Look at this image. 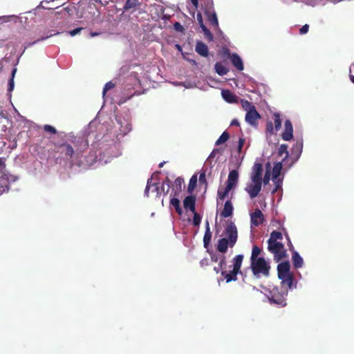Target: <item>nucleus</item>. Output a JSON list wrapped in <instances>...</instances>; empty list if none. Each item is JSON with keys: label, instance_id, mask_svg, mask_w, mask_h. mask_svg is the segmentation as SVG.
Here are the masks:
<instances>
[{"label": "nucleus", "instance_id": "0eeeda50", "mask_svg": "<svg viewBox=\"0 0 354 354\" xmlns=\"http://www.w3.org/2000/svg\"><path fill=\"white\" fill-rule=\"evenodd\" d=\"M225 234L228 237L230 247L232 248L235 245L238 237L237 229L234 223H230L227 225Z\"/></svg>", "mask_w": 354, "mask_h": 354}, {"label": "nucleus", "instance_id": "9b49d317", "mask_svg": "<svg viewBox=\"0 0 354 354\" xmlns=\"http://www.w3.org/2000/svg\"><path fill=\"white\" fill-rule=\"evenodd\" d=\"M281 138L283 140L289 141L293 138V127L289 120H286L284 123V130L281 133Z\"/></svg>", "mask_w": 354, "mask_h": 354}, {"label": "nucleus", "instance_id": "7ed1b4c3", "mask_svg": "<svg viewBox=\"0 0 354 354\" xmlns=\"http://www.w3.org/2000/svg\"><path fill=\"white\" fill-rule=\"evenodd\" d=\"M250 267L253 275L257 279L261 276L265 277L270 276V266L264 257H260L259 259L250 261Z\"/></svg>", "mask_w": 354, "mask_h": 354}, {"label": "nucleus", "instance_id": "f03ea898", "mask_svg": "<svg viewBox=\"0 0 354 354\" xmlns=\"http://www.w3.org/2000/svg\"><path fill=\"white\" fill-rule=\"evenodd\" d=\"M283 235L281 232L273 231L268 240V250L274 256V260L279 262L286 257L284 245L281 242Z\"/></svg>", "mask_w": 354, "mask_h": 354}, {"label": "nucleus", "instance_id": "9d476101", "mask_svg": "<svg viewBox=\"0 0 354 354\" xmlns=\"http://www.w3.org/2000/svg\"><path fill=\"white\" fill-rule=\"evenodd\" d=\"M213 7V1L210 0V7L209 9H206L205 10V15H206L208 21L210 25H212L214 28H218V21L217 19L216 14L214 11L211 12V9Z\"/></svg>", "mask_w": 354, "mask_h": 354}, {"label": "nucleus", "instance_id": "72a5a7b5", "mask_svg": "<svg viewBox=\"0 0 354 354\" xmlns=\"http://www.w3.org/2000/svg\"><path fill=\"white\" fill-rule=\"evenodd\" d=\"M282 162H278L274 164L272 169V178L273 179H277L281 174V171L282 169Z\"/></svg>", "mask_w": 354, "mask_h": 354}, {"label": "nucleus", "instance_id": "423d86ee", "mask_svg": "<svg viewBox=\"0 0 354 354\" xmlns=\"http://www.w3.org/2000/svg\"><path fill=\"white\" fill-rule=\"evenodd\" d=\"M18 180L17 176L10 174L8 172L1 173L0 175V195L6 192H8L10 184Z\"/></svg>", "mask_w": 354, "mask_h": 354}, {"label": "nucleus", "instance_id": "412c9836", "mask_svg": "<svg viewBox=\"0 0 354 354\" xmlns=\"http://www.w3.org/2000/svg\"><path fill=\"white\" fill-rule=\"evenodd\" d=\"M234 207L230 201H225L224 207L221 212V216L223 218H227L232 215Z\"/></svg>", "mask_w": 354, "mask_h": 354}, {"label": "nucleus", "instance_id": "aec40b11", "mask_svg": "<svg viewBox=\"0 0 354 354\" xmlns=\"http://www.w3.org/2000/svg\"><path fill=\"white\" fill-rule=\"evenodd\" d=\"M239 174L236 170H232L230 171L228 178L227 180V185L234 188L236 187L238 183Z\"/></svg>", "mask_w": 354, "mask_h": 354}, {"label": "nucleus", "instance_id": "13d9d810", "mask_svg": "<svg viewBox=\"0 0 354 354\" xmlns=\"http://www.w3.org/2000/svg\"><path fill=\"white\" fill-rule=\"evenodd\" d=\"M130 130H131L130 124L127 123V125H126L125 129H123V130L121 129L120 131H121V132L122 133L125 134V133H127V132L129 131Z\"/></svg>", "mask_w": 354, "mask_h": 354}, {"label": "nucleus", "instance_id": "bf43d9fd", "mask_svg": "<svg viewBox=\"0 0 354 354\" xmlns=\"http://www.w3.org/2000/svg\"><path fill=\"white\" fill-rule=\"evenodd\" d=\"M231 126H236V127H239L240 126V123L238 121L237 119H234L232 122H231V124H230Z\"/></svg>", "mask_w": 354, "mask_h": 354}, {"label": "nucleus", "instance_id": "774afa93", "mask_svg": "<svg viewBox=\"0 0 354 354\" xmlns=\"http://www.w3.org/2000/svg\"><path fill=\"white\" fill-rule=\"evenodd\" d=\"M176 48L179 51H182V48H181V46H180L179 44H176Z\"/></svg>", "mask_w": 354, "mask_h": 354}, {"label": "nucleus", "instance_id": "4468645a", "mask_svg": "<svg viewBox=\"0 0 354 354\" xmlns=\"http://www.w3.org/2000/svg\"><path fill=\"white\" fill-rule=\"evenodd\" d=\"M279 279L281 280V287L287 289L292 288L295 281L292 273L286 274L284 277L281 276Z\"/></svg>", "mask_w": 354, "mask_h": 354}, {"label": "nucleus", "instance_id": "79ce46f5", "mask_svg": "<svg viewBox=\"0 0 354 354\" xmlns=\"http://www.w3.org/2000/svg\"><path fill=\"white\" fill-rule=\"evenodd\" d=\"M44 129L45 131L51 133L52 134H56L57 133L56 129L54 127H53L51 125H49V124L44 125Z\"/></svg>", "mask_w": 354, "mask_h": 354}, {"label": "nucleus", "instance_id": "864d4df0", "mask_svg": "<svg viewBox=\"0 0 354 354\" xmlns=\"http://www.w3.org/2000/svg\"><path fill=\"white\" fill-rule=\"evenodd\" d=\"M262 181L263 182V183L265 185L268 184L270 181V171H267L265 176H264V178L262 180Z\"/></svg>", "mask_w": 354, "mask_h": 354}, {"label": "nucleus", "instance_id": "052dcab7", "mask_svg": "<svg viewBox=\"0 0 354 354\" xmlns=\"http://www.w3.org/2000/svg\"><path fill=\"white\" fill-rule=\"evenodd\" d=\"M160 191H161L162 192L164 193V194H167V193H166V185H165V183H162V185L160 188Z\"/></svg>", "mask_w": 354, "mask_h": 354}, {"label": "nucleus", "instance_id": "6e6552de", "mask_svg": "<svg viewBox=\"0 0 354 354\" xmlns=\"http://www.w3.org/2000/svg\"><path fill=\"white\" fill-rule=\"evenodd\" d=\"M261 118V115L257 111L256 108L248 111L245 115V122L252 127L258 126V120Z\"/></svg>", "mask_w": 354, "mask_h": 354}, {"label": "nucleus", "instance_id": "603ef678", "mask_svg": "<svg viewBox=\"0 0 354 354\" xmlns=\"http://www.w3.org/2000/svg\"><path fill=\"white\" fill-rule=\"evenodd\" d=\"M199 182L201 183H207L206 178H205V172H201L199 176Z\"/></svg>", "mask_w": 354, "mask_h": 354}, {"label": "nucleus", "instance_id": "20e7f679", "mask_svg": "<svg viewBox=\"0 0 354 354\" xmlns=\"http://www.w3.org/2000/svg\"><path fill=\"white\" fill-rule=\"evenodd\" d=\"M288 292L287 288L274 287L270 290L267 296L271 304H276L279 307H284L287 305L286 297Z\"/></svg>", "mask_w": 354, "mask_h": 354}, {"label": "nucleus", "instance_id": "2eb2a0df", "mask_svg": "<svg viewBox=\"0 0 354 354\" xmlns=\"http://www.w3.org/2000/svg\"><path fill=\"white\" fill-rule=\"evenodd\" d=\"M183 206L186 210L194 212L196 211V197L192 195L185 197L183 200Z\"/></svg>", "mask_w": 354, "mask_h": 354}, {"label": "nucleus", "instance_id": "473e14b6", "mask_svg": "<svg viewBox=\"0 0 354 354\" xmlns=\"http://www.w3.org/2000/svg\"><path fill=\"white\" fill-rule=\"evenodd\" d=\"M283 154H285V157L283 158L282 162H285L289 156L288 145L286 144L281 145L278 150V155L279 156H282Z\"/></svg>", "mask_w": 354, "mask_h": 354}, {"label": "nucleus", "instance_id": "ea45409f", "mask_svg": "<svg viewBox=\"0 0 354 354\" xmlns=\"http://www.w3.org/2000/svg\"><path fill=\"white\" fill-rule=\"evenodd\" d=\"M200 27L201 28L205 36L207 38L208 41H212L213 35L205 25L201 26Z\"/></svg>", "mask_w": 354, "mask_h": 354}, {"label": "nucleus", "instance_id": "49530a36", "mask_svg": "<svg viewBox=\"0 0 354 354\" xmlns=\"http://www.w3.org/2000/svg\"><path fill=\"white\" fill-rule=\"evenodd\" d=\"M274 127L273 124L272 122L269 121L266 124V131L269 132L270 133H273Z\"/></svg>", "mask_w": 354, "mask_h": 354}, {"label": "nucleus", "instance_id": "39448f33", "mask_svg": "<svg viewBox=\"0 0 354 354\" xmlns=\"http://www.w3.org/2000/svg\"><path fill=\"white\" fill-rule=\"evenodd\" d=\"M243 260V254H238L233 259V269L229 272L221 270V274L226 280L227 283L237 280V274L241 273V267Z\"/></svg>", "mask_w": 354, "mask_h": 354}, {"label": "nucleus", "instance_id": "bb28decb", "mask_svg": "<svg viewBox=\"0 0 354 354\" xmlns=\"http://www.w3.org/2000/svg\"><path fill=\"white\" fill-rule=\"evenodd\" d=\"M292 259L293 266L295 268H299L302 267L304 261L302 257L299 255V254L297 252L294 251L292 252Z\"/></svg>", "mask_w": 354, "mask_h": 354}, {"label": "nucleus", "instance_id": "2f4dec72", "mask_svg": "<svg viewBox=\"0 0 354 354\" xmlns=\"http://www.w3.org/2000/svg\"><path fill=\"white\" fill-rule=\"evenodd\" d=\"M262 250L257 246V245H254L252 249V254L250 257V261H255L259 259V256L261 254Z\"/></svg>", "mask_w": 354, "mask_h": 354}, {"label": "nucleus", "instance_id": "c85d7f7f", "mask_svg": "<svg viewBox=\"0 0 354 354\" xmlns=\"http://www.w3.org/2000/svg\"><path fill=\"white\" fill-rule=\"evenodd\" d=\"M214 68L216 72L219 75H226L229 70L227 68H226L222 63L221 62H216L214 65Z\"/></svg>", "mask_w": 354, "mask_h": 354}, {"label": "nucleus", "instance_id": "58836bf2", "mask_svg": "<svg viewBox=\"0 0 354 354\" xmlns=\"http://www.w3.org/2000/svg\"><path fill=\"white\" fill-rule=\"evenodd\" d=\"M230 138V135L227 131H224L216 142V145L225 143Z\"/></svg>", "mask_w": 354, "mask_h": 354}, {"label": "nucleus", "instance_id": "b1692460", "mask_svg": "<svg viewBox=\"0 0 354 354\" xmlns=\"http://www.w3.org/2000/svg\"><path fill=\"white\" fill-rule=\"evenodd\" d=\"M142 3L139 1V0H127L125 4L124 5V10L127 11L129 10H132L135 11L140 8Z\"/></svg>", "mask_w": 354, "mask_h": 354}, {"label": "nucleus", "instance_id": "e433bc0d", "mask_svg": "<svg viewBox=\"0 0 354 354\" xmlns=\"http://www.w3.org/2000/svg\"><path fill=\"white\" fill-rule=\"evenodd\" d=\"M16 73H17V68H14L12 71L11 77L8 81V91L9 92H11L14 89V87H15L14 78H15Z\"/></svg>", "mask_w": 354, "mask_h": 354}, {"label": "nucleus", "instance_id": "1a4fd4ad", "mask_svg": "<svg viewBox=\"0 0 354 354\" xmlns=\"http://www.w3.org/2000/svg\"><path fill=\"white\" fill-rule=\"evenodd\" d=\"M252 183L248 185L245 191L249 194L251 198H254L258 196L261 190L262 182L252 181Z\"/></svg>", "mask_w": 354, "mask_h": 354}, {"label": "nucleus", "instance_id": "5fc2aeb1", "mask_svg": "<svg viewBox=\"0 0 354 354\" xmlns=\"http://www.w3.org/2000/svg\"><path fill=\"white\" fill-rule=\"evenodd\" d=\"M196 19H197V21H198V24H199L200 26H203V25H205V24H203V17H202V15H201V12H198V13L197 14Z\"/></svg>", "mask_w": 354, "mask_h": 354}, {"label": "nucleus", "instance_id": "0e129e2a", "mask_svg": "<svg viewBox=\"0 0 354 354\" xmlns=\"http://www.w3.org/2000/svg\"><path fill=\"white\" fill-rule=\"evenodd\" d=\"M211 259H212V260L213 261H215V262H216V261H217L218 260V257H216V256H215V255L212 256Z\"/></svg>", "mask_w": 354, "mask_h": 354}, {"label": "nucleus", "instance_id": "f3484780", "mask_svg": "<svg viewBox=\"0 0 354 354\" xmlns=\"http://www.w3.org/2000/svg\"><path fill=\"white\" fill-rule=\"evenodd\" d=\"M151 187H153L154 191L156 193V197L160 196V191L158 184L157 183H152V177L149 178L147 180V186L145 190V196H149V192Z\"/></svg>", "mask_w": 354, "mask_h": 354}, {"label": "nucleus", "instance_id": "a19ab883", "mask_svg": "<svg viewBox=\"0 0 354 354\" xmlns=\"http://www.w3.org/2000/svg\"><path fill=\"white\" fill-rule=\"evenodd\" d=\"M194 213V217H193V224L195 226H198L201 221V217L198 213H196L195 212Z\"/></svg>", "mask_w": 354, "mask_h": 354}, {"label": "nucleus", "instance_id": "338daca9", "mask_svg": "<svg viewBox=\"0 0 354 354\" xmlns=\"http://www.w3.org/2000/svg\"><path fill=\"white\" fill-rule=\"evenodd\" d=\"M349 78H350L351 82L354 84V75L349 74Z\"/></svg>", "mask_w": 354, "mask_h": 354}, {"label": "nucleus", "instance_id": "c03bdc74", "mask_svg": "<svg viewBox=\"0 0 354 354\" xmlns=\"http://www.w3.org/2000/svg\"><path fill=\"white\" fill-rule=\"evenodd\" d=\"M245 140L244 138H239V142H238V146H237V151L239 153L241 152V150L245 144Z\"/></svg>", "mask_w": 354, "mask_h": 354}, {"label": "nucleus", "instance_id": "3c124183", "mask_svg": "<svg viewBox=\"0 0 354 354\" xmlns=\"http://www.w3.org/2000/svg\"><path fill=\"white\" fill-rule=\"evenodd\" d=\"M309 30V26L308 24L304 25L300 29H299V33L301 35H304L308 32Z\"/></svg>", "mask_w": 354, "mask_h": 354}, {"label": "nucleus", "instance_id": "6e6d98bb", "mask_svg": "<svg viewBox=\"0 0 354 354\" xmlns=\"http://www.w3.org/2000/svg\"><path fill=\"white\" fill-rule=\"evenodd\" d=\"M156 10L160 14L163 15L165 12V8L162 6L160 5H156L155 6Z\"/></svg>", "mask_w": 354, "mask_h": 354}, {"label": "nucleus", "instance_id": "f8f14e48", "mask_svg": "<svg viewBox=\"0 0 354 354\" xmlns=\"http://www.w3.org/2000/svg\"><path fill=\"white\" fill-rule=\"evenodd\" d=\"M262 172L263 166L261 163L255 162L251 174L252 181H261L262 182Z\"/></svg>", "mask_w": 354, "mask_h": 354}, {"label": "nucleus", "instance_id": "cd10ccee", "mask_svg": "<svg viewBox=\"0 0 354 354\" xmlns=\"http://www.w3.org/2000/svg\"><path fill=\"white\" fill-rule=\"evenodd\" d=\"M228 245L230 246L229 240L226 238H222L218 241L217 250L220 252L225 253L227 250Z\"/></svg>", "mask_w": 354, "mask_h": 354}, {"label": "nucleus", "instance_id": "de8ad7c7", "mask_svg": "<svg viewBox=\"0 0 354 354\" xmlns=\"http://www.w3.org/2000/svg\"><path fill=\"white\" fill-rule=\"evenodd\" d=\"M174 28L175 30L178 32H183L184 30L183 26L180 24V22H176L174 24Z\"/></svg>", "mask_w": 354, "mask_h": 354}, {"label": "nucleus", "instance_id": "f257e3e1", "mask_svg": "<svg viewBox=\"0 0 354 354\" xmlns=\"http://www.w3.org/2000/svg\"><path fill=\"white\" fill-rule=\"evenodd\" d=\"M62 142H55V151L59 153L66 160H71L74 155H82L88 148V140L82 136H75L73 133L64 134Z\"/></svg>", "mask_w": 354, "mask_h": 354}, {"label": "nucleus", "instance_id": "a211bd4d", "mask_svg": "<svg viewBox=\"0 0 354 354\" xmlns=\"http://www.w3.org/2000/svg\"><path fill=\"white\" fill-rule=\"evenodd\" d=\"M290 265L289 261H284L279 263L277 265L278 277L281 276L284 277V274L290 273Z\"/></svg>", "mask_w": 354, "mask_h": 354}, {"label": "nucleus", "instance_id": "4c0bfd02", "mask_svg": "<svg viewBox=\"0 0 354 354\" xmlns=\"http://www.w3.org/2000/svg\"><path fill=\"white\" fill-rule=\"evenodd\" d=\"M274 124L275 130L279 131L281 127V120L278 113H274Z\"/></svg>", "mask_w": 354, "mask_h": 354}, {"label": "nucleus", "instance_id": "f704fd0d", "mask_svg": "<svg viewBox=\"0 0 354 354\" xmlns=\"http://www.w3.org/2000/svg\"><path fill=\"white\" fill-rule=\"evenodd\" d=\"M197 184V176L196 174L193 175L189 182L187 192L192 194L196 187Z\"/></svg>", "mask_w": 354, "mask_h": 354}, {"label": "nucleus", "instance_id": "4be33fe9", "mask_svg": "<svg viewBox=\"0 0 354 354\" xmlns=\"http://www.w3.org/2000/svg\"><path fill=\"white\" fill-rule=\"evenodd\" d=\"M195 50L198 54L203 57H207L208 55V47L201 41H198L196 42Z\"/></svg>", "mask_w": 354, "mask_h": 354}, {"label": "nucleus", "instance_id": "37998d69", "mask_svg": "<svg viewBox=\"0 0 354 354\" xmlns=\"http://www.w3.org/2000/svg\"><path fill=\"white\" fill-rule=\"evenodd\" d=\"M115 87V84H113L112 82H109L107 83H106V84L104 85V87L103 88V95H104L105 93H106V91H108L109 90Z\"/></svg>", "mask_w": 354, "mask_h": 354}, {"label": "nucleus", "instance_id": "ddd939ff", "mask_svg": "<svg viewBox=\"0 0 354 354\" xmlns=\"http://www.w3.org/2000/svg\"><path fill=\"white\" fill-rule=\"evenodd\" d=\"M251 223L254 226H259L263 224L264 221V216L259 209H256L250 215Z\"/></svg>", "mask_w": 354, "mask_h": 354}, {"label": "nucleus", "instance_id": "69168bd1", "mask_svg": "<svg viewBox=\"0 0 354 354\" xmlns=\"http://www.w3.org/2000/svg\"><path fill=\"white\" fill-rule=\"evenodd\" d=\"M214 270L216 272V273H218L219 272H221V269L219 268V267H215L214 268Z\"/></svg>", "mask_w": 354, "mask_h": 354}, {"label": "nucleus", "instance_id": "09e8293b", "mask_svg": "<svg viewBox=\"0 0 354 354\" xmlns=\"http://www.w3.org/2000/svg\"><path fill=\"white\" fill-rule=\"evenodd\" d=\"M6 162L5 159L0 158V173L6 172Z\"/></svg>", "mask_w": 354, "mask_h": 354}, {"label": "nucleus", "instance_id": "8fccbe9b", "mask_svg": "<svg viewBox=\"0 0 354 354\" xmlns=\"http://www.w3.org/2000/svg\"><path fill=\"white\" fill-rule=\"evenodd\" d=\"M162 183H165V185H166V193H168L171 187V180L168 177H167L165 180L162 182Z\"/></svg>", "mask_w": 354, "mask_h": 354}, {"label": "nucleus", "instance_id": "c756f323", "mask_svg": "<svg viewBox=\"0 0 354 354\" xmlns=\"http://www.w3.org/2000/svg\"><path fill=\"white\" fill-rule=\"evenodd\" d=\"M232 189L233 188L227 185L224 189L222 190L221 189H218L217 192L218 199L223 201L225 198V197L228 195L229 192L231 191Z\"/></svg>", "mask_w": 354, "mask_h": 354}, {"label": "nucleus", "instance_id": "7c9ffc66", "mask_svg": "<svg viewBox=\"0 0 354 354\" xmlns=\"http://www.w3.org/2000/svg\"><path fill=\"white\" fill-rule=\"evenodd\" d=\"M170 205L174 207L176 212L178 215H181L183 214V209L180 205V201L176 198V196H174L172 198H171Z\"/></svg>", "mask_w": 354, "mask_h": 354}, {"label": "nucleus", "instance_id": "e2e57ef3", "mask_svg": "<svg viewBox=\"0 0 354 354\" xmlns=\"http://www.w3.org/2000/svg\"><path fill=\"white\" fill-rule=\"evenodd\" d=\"M8 19V17H6V16L0 17V21L2 22H7Z\"/></svg>", "mask_w": 354, "mask_h": 354}, {"label": "nucleus", "instance_id": "680f3d73", "mask_svg": "<svg viewBox=\"0 0 354 354\" xmlns=\"http://www.w3.org/2000/svg\"><path fill=\"white\" fill-rule=\"evenodd\" d=\"M191 2L194 6L195 9H197L198 7V0H191Z\"/></svg>", "mask_w": 354, "mask_h": 354}, {"label": "nucleus", "instance_id": "dca6fc26", "mask_svg": "<svg viewBox=\"0 0 354 354\" xmlns=\"http://www.w3.org/2000/svg\"><path fill=\"white\" fill-rule=\"evenodd\" d=\"M303 149V140H297L292 148V156L297 160L301 156Z\"/></svg>", "mask_w": 354, "mask_h": 354}, {"label": "nucleus", "instance_id": "4d7b16f0", "mask_svg": "<svg viewBox=\"0 0 354 354\" xmlns=\"http://www.w3.org/2000/svg\"><path fill=\"white\" fill-rule=\"evenodd\" d=\"M82 30V28H75L71 31H70V35L71 36H75L76 35L77 33H79L81 30Z\"/></svg>", "mask_w": 354, "mask_h": 354}, {"label": "nucleus", "instance_id": "6ab92c4d", "mask_svg": "<svg viewBox=\"0 0 354 354\" xmlns=\"http://www.w3.org/2000/svg\"><path fill=\"white\" fill-rule=\"evenodd\" d=\"M230 61L232 65L239 71H241L243 70V63L241 58L236 54L232 53L230 57Z\"/></svg>", "mask_w": 354, "mask_h": 354}, {"label": "nucleus", "instance_id": "5701e85b", "mask_svg": "<svg viewBox=\"0 0 354 354\" xmlns=\"http://www.w3.org/2000/svg\"><path fill=\"white\" fill-rule=\"evenodd\" d=\"M184 183V179L181 177H178L174 181V185L172 189L171 195L173 196H178L182 191V185Z\"/></svg>", "mask_w": 354, "mask_h": 354}, {"label": "nucleus", "instance_id": "a878e982", "mask_svg": "<svg viewBox=\"0 0 354 354\" xmlns=\"http://www.w3.org/2000/svg\"><path fill=\"white\" fill-rule=\"evenodd\" d=\"M212 239V232L210 231V227L209 225V222H206L205 225V232L203 236V245L204 248H208Z\"/></svg>", "mask_w": 354, "mask_h": 354}, {"label": "nucleus", "instance_id": "c9c22d12", "mask_svg": "<svg viewBox=\"0 0 354 354\" xmlns=\"http://www.w3.org/2000/svg\"><path fill=\"white\" fill-rule=\"evenodd\" d=\"M241 103L243 109L246 111V113L256 108L254 105H253L250 102L248 101L247 100H241Z\"/></svg>", "mask_w": 354, "mask_h": 354}, {"label": "nucleus", "instance_id": "a18cd8bd", "mask_svg": "<svg viewBox=\"0 0 354 354\" xmlns=\"http://www.w3.org/2000/svg\"><path fill=\"white\" fill-rule=\"evenodd\" d=\"M225 265H226L225 257V256H222V257H221V259H220V261H219V263H218V267L221 270H223L225 268Z\"/></svg>", "mask_w": 354, "mask_h": 354}, {"label": "nucleus", "instance_id": "393cba45", "mask_svg": "<svg viewBox=\"0 0 354 354\" xmlns=\"http://www.w3.org/2000/svg\"><path fill=\"white\" fill-rule=\"evenodd\" d=\"M221 95L223 98L228 103L237 102V96L230 90H222Z\"/></svg>", "mask_w": 354, "mask_h": 354}]
</instances>
